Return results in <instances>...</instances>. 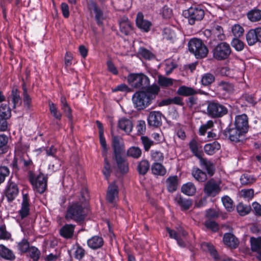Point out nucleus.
<instances>
[{
	"label": "nucleus",
	"instance_id": "1",
	"mask_svg": "<svg viewBox=\"0 0 261 261\" xmlns=\"http://www.w3.org/2000/svg\"><path fill=\"white\" fill-rule=\"evenodd\" d=\"M160 91V88L153 85L146 89V91L136 92L133 96L132 100L135 107L138 110L145 109L150 105Z\"/></svg>",
	"mask_w": 261,
	"mask_h": 261
},
{
	"label": "nucleus",
	"instance_id": "2",
	"mask_svg": "<svg viewBox=\"0 0 261 261\" xmlns=\"http://www.w3.org/2000/svg\"><path fill=\"white\" fill-rule=\"evenodd\" d=\"M86 214L84 212V203L81 201H76L72 203L67 208L65 219L67 221L73 220L80 223L83 221Z\"/></svg>",
	"mask_w": 261,
	"mask_h": 261
},
{
	"label": "nucleus",
	"instance_id": "3",
	"mask_svg": "<svg viewBox=\"0 0 261 261\" xmlns=\"http://www.w3.org/2000/svg\"><path fill=\"white\" fill-rule=\"evenodd\" d=\"M127 81L131 87L136 89H143L149 87V78L142 73L128 74Z\"/></svg>",
	"mask_w": 261,
	"mask_h": 261
},
{
	"label": "nucleus",
	"instance_id": "4",
	"mask_svg": "<svg viewBox=\"0 0 261 261\" xmlns=\"http://www.w3.org/2000/svg\"><path fill=\"white\" fill-rule=\"evenodd\" d=\"M29 180L34 190L39 193L44 192L47 187V177L42 173L36 175L32 171L29 172Z\"/></svg>",
	"mask_w": 261,
	"mask_h": 261
},
{
	"label": "nucleus",
	"instance_id": "5",
	"mask_svg": "<svg viewBox=\"0 0 261 261\" xmlns=\"http://www.w3.org/2000/svg\"><path fill=\"white\" fill-rule=\"evenodd\" d=\"M214 58L219 61L227 59L231 50L229 45L225 42L219 43L213 49Z\"/></svg>",
	"mask_w": 261,
	"mask_h": 261
},
{
	"label": "nucleus",
	"instance_id": "6",
	"mask_svg": "<svg viewBox=\"0 0 261 261\" xmlns=\"http://www.w3.org/2000/svg\"><path fill=\"white\" fill-rule=\"evenodd\" d=\"M207 110L208 115L213 118L221 117L228 112L227 109L225 106L214 102H211L207 105Z\"/></svg>",
	"mask_w": 261,
	"mask_h": 261
},
{
	"label": "nucleus",
	"instance_id": "7",
	"mask_svg": "<svg viewBox=\"0 0 261 261\" xmlns=\"http://www.w3.org/2000/svg\"><path fill=\"white\" fill-rule=\"evenodd\" d=\"M224 134L226 137L234 142L242 141L245 138L246 133L237 127L228 128L224 131Z\"/></svg>",
	"mask_w": 261,
	"mask_h": 261
},
{
	"label": "nucleus",
	"instance_id": "8",
	"mask_svg": "<svg viewBox=\"0 0 261 261\" xmlns=\"http://www.w3.org/2000/svg\"><path fill=\"white\" fill-rule=\"evenodd\" d=\"M220 191L219 185L214 179L208 180L205 185L204 191L208 196L215 197Z\"/></svg>",
	"mask_w": 261,
	"mask_h": 261
},
{
	"label": "nucleus",
	"instance_id": "9",
	"mask_svg": "<svg viewBox=\"0 0 261 261\" xmlns=\"http://www.w3.org/2000/svg\"><path fill=\"white\" fill-rule=\"evenodd\" d=\"M201 247L203 250L208 251L215 261H228V258L225 256L219 254L211 244L203 242L201 244Z\"/></svg>",
	"mask_w": 261,
	"mask_h": 261
},
{
	"label": "nucleus",
	"instance_id": "10",
	"mask_svg": "<svg viewBox=\"0 0 261 261\" xmlns=\"http://www.w3.org/2000/svg\"><path fill=\"white\" fill-rule=\"evenodd\" d=\"M88 9L90 11L91 13H94L95 19L97 24L99 25L101 24L102 20L104 19L102 11L93 1H91L88 4Z\"/></svg>",
	"mask_w": 261,
	"mask_h": 261
},
{
	"label": "nucleus",
	"instance_id": "11",
	"mask_svg": "<svg viewBox=\"0 0 261 261\" xmlns=\"http://www.w3.org/2000/svg\"><path fill=\"white\" fill-rule=\"evenodd\" d=\"M235 127L247 133L248 130V118L247 115L243 114L237 115L235 118Z\"/></svg>",
	"mask_w": 261,
	"mask_h": 261
},
{
	"label": "nucleus",
	"instance_id": "12",
	"mask_svg": "<svg viewBox=\"0 0 261 261\" xmlns=\"http://www.w3.org/2000/svg\"><path fill=\"white\" fill-rule=\"evenodd\" d=\"M137 26L141 30L147 32L150 31L152 25L150 21L144 19V16L141 12L138 13L136 19Z\"/></svg>",
	"mask_w": 261,
	"mask_h": 261
},
{
	"label": "nucleus",
	"instance_id": "13",
	"mask_svg": "<svg viewBox=\"0 0 261 261\" xmlns=\"http://www.w3.org/2000/svg\"><path fill=\"white\" fill-rule=\"evenodd\" d=\"M162 114L159 111L150 112L148 118V123L150 126L158 127L162 124Z\"/></svg>",
	"mask_w": 261,
	"mask_h": 261
},
{
	"label": "nucleus",
	"instance_id": "14",
	"mask_svg": "<svg viewBox=\"0 0 261 261\" xmlns=\"http://www.w3.org/2000/svg\"><path fill=\"white\" fill-rule=\"evenodd\" d=\"M19 190L17 185L14 182L9 180L6 191V196L9 202L12 201L16 197Z\"/></svg>",
	"mask_w": 261,
	"mask_h": 261
},
{
	"label": "nucleus",
	"instance_id": "15",
	"mask_svg": "<svg viewBox=\"0 0 261 261\" xmlns=\"http://www.w3.org/2000/svg\"><path fill=\"white\" fill-rule=\"evenodd\" d=\"M118 187L114 184L109 185L108 188L106 199L110 203H115L118 197Z\"/></svg>",
	"mask_w": 261,
	"mask_h": 261
},
{
	"label": "nucleus",
	"instance_id": "16",
	"mask_svg": "<svg viewBox=\"0 0 261 261\" xmlns=\"http://www.w3.org/2000/svg\"><path fill=\"white\" fill-rule=\"evenodd\" d=\"M112 135V147L114 150V157L121 155V152L123 151V145L122 142V138L117 136Z\"/></svg>",
	"mask_w": 261,
	"mask_h": 261
},
{
	"label": "nucleus",
	"instance_id": "17",
	"mask_svg": "<svg viewBox=\"0 0 261 261\" xmlns=\"http://www.w3.org/2000/svg\"><path fill=\"white\" fill-rule=\"evenodd\" d=\"M9 103L13 105V109H15L17 106H20L22 102L21 98L18 90L17 89H13L11 95L8 97Z\"/></svg>",
	"mask_w": 261,
	"mask_h": 261
},
{
	"label": "nucleus",
	"instance_id": "18",
	"mask_svg": "<svg viewBox=\"0 0 261 261\" xmlns=\"http://www.w3.org/2000/svg\"><path fill=\"white\" fill-rule=\"evenodd\" d=\"M197 158L200 160V165L206 169L208 175L212 176L215 172L214 165L210 161L202 158L198 153L197 148Z\"/></svg>",
	"mask_w": 261,
	"mask_h": 261
},
{
	"label": "nucleus",
	"instance_id": "19",
	"mask_svg": "<svg viewBox=\"0 0 261 261\" xmlns=\"http://www.w3.org/2000/svg\"><path fill=\"white\" fill-rule=\"evenodd\" d=\"M223 242L226 246L232 248H236L239 244L238 239L233 234L230 233L224 234Z\"/></svg>",
	"mask_w": 261,
	"mask_h": 261
},
{
	"label": "nucleus",
	"instance_id": "20",
	"mask_svg": "<svg viewBox=\"0 0 261 261\" xmlns=\"http://www.w3.org/2000/svg\"><path fill=\"white\" fill-rule=\"evenodd\" d=\"M208 53L207 46L202 40L197 38V59L205 58Z\"/></svg>",
	"mask_w": 261,
	"mask_h": 261
},
{
	"label": "nucleus",
	"instance_id": "21",
	"mask_svg": "<svg viewBox=\"0 0 261 261\" xmlns=\"http://www.w3.org/2000/svg\"><path fill=\"white\" fill-rule=\"evenodd\" d=\"M88 246L92 249L100 248L103 244V240L101 237L95 236L87 241Z\"/></svg>",
	"mask_w": 261,
	"mask_h": 261
},
{
	"label": "nucleus",
	"instance_id": "22",
	"mask_svg": "<svg viewBox=\"0 0 261 261\" xmlns=\"http://www.w3.org/2000/svg\"><path fill=\"white\" fill-rule=\"evenodd\" d=\"M75 225L65 224L60 230V235L65 239H70L73 235Z\"/></svg>",
	"mask_w": 261,
	"mask_h": 261
},
{
	"label": "nucleus",
	"instance_id": "23",
	"mask_svg": "<svg viewBox=\"0 0 261 261\" xmlns=\"http://www.w3.org/2000/svg\"><path fill=\"white\" fill-rule=\"evenodd\" d=\"M29 197L27 194L23 195V199L21 204V208L19 211V214L22 219L26 217L29 214Z\"/></svg>",
	"mask_w": 261,
	"mask_h": 261
},
{
	"label": "nucleus",
	"instance_id": "24",
	"mask_svg": "<svg viewBox=\"0 0 261 261\" xmlns=\"http://www.w3.org/2000/svg\"><path fill=\"white\" fill-rule=\"evenodd\" d=\"M118 127L126 133L129 134L133 129V123L129 119L123 118L119 121Z\"/></svg>",
	"mask_w": 261,
	"mask_h": 261
},
{
	"label": "nucleus",
	"instance_id": "25",
	"mask_svg": "<svg viewBox=\"0 0 261 261\" xmlns=\"http://www.w3.org/2000/svg\"><path fill=\"white\" fill-rule=\"evenodd\" d=\"M196 8L190 7L185 10L182 12L183 16L188 19L189 23L193 25L195 24L196 20Z\"/></svg>",
	"mask_w": 261,
	"mask_h": 261
},
{
	"label": "nucleus",
	"instance_id": "26",
	"mask_svg": "<svg viewBox=\"0 0 261 261\" xmlns=\"http://www.w3.org/2000/svg\"><path fill=\"white\" fill-rule=\"evenodd\" d=\"M150 168V163L147 160H142L139 162L137 170L139 174L142 175H145Z\"/></svg>",
	"mask_w": 261,
	"mask_h": 261
},
{
	"label": "nucleus",
	"instance_id": "27",
	"mask_svg": "<svg viewBox=\"0 0 261 261\" xmlns=\"http://www.w3.org/2000/svg\"><path fill=\"white\" fill-rule=\"evenodd\" d=\"M251 250L257 254L261 252V237H251L250 239Z\"/></svg>",
	"mask_w": 261,
	"mask_h": 261
},
{
	"label": "nucleus",
	"instance_id": "28",
	"mask_svg": "<svg viewBox=\"0 0 261 261\" xmlns=\"http://www.w3.org/2000/svg\"><path fill=\"white\" fill-rule=\"evenodd\" d=\"M152 174L155 175L164 176L166 173V169L159 163H153L151 167Z\"/></svg>",
	"mask_w": 261,
	"mask_h": 261
},
{
	"label": "nucleus",
	"instance_id": "29",
	"mask_svg": "<svg viewBox=\"0 0 261 261\" xmlns=\"http://www.w3.org/2000/svg\"><path fill=\"white\" fill-rule=\"evenodd\" d=\"M176 93L179 95L190 96L196 94V90L191 87L181 86L178 88Z\"/></svg>",
	"mask_w": 261,
	"mask_h": 261
},
{
	"label": "nucleus",
	"instance_id": "30",
	"mask_svg": "<svg viewBox=\"0 0 261 261\" xmlns=\"http://www.w3.org/2000/svg\"><path fill=\"white\" fill-rule=\"evenodd\" d=\"M167 189L170 192L176 190L178 186V179L177 176L169 177L166 180Z\"/></svg>",
	"mask_w": 261,
	"mask_h": 261
},
{
	"label": "nucleus",
	"instance_id": "31",
	"mask_svg": "<svg viewBox=\"0 0 261 261\" xmlns=\"http://www.w3.org/2000/svg\"><path fill=\"white\" fill-rule=\"evenodd\" d=\"M220 144L214 141L212 143L206 144L204 147L205 152L208 155H212L220 148Z\"/></svg>",
	"mask_w": 261,
	"mask_h": 261
},
{
	"label": "nucleus",
	"instance_id": "32",
	"mask_svg": "<svg viewBox=\"0 0 261 261\" xmlns=\"http://www.w3.org/2000/svg\"><path fill=\"white\" fill-rule=\"evenodd\" d=\"M175 200L181 207L182 210H188L192 205V202L191 200L184 199L180 195H176L175 198Z\"/></svg>",
	"mask_w": 261,
	"mask_h": 261
},
{
	"label": "nucleus",
	"instance_id": "33",
	"mask_svg": "<svg viewBox=\"0 0 261 261\" xmlns=\"http://www.w3.org/2000/svg\"><path fill=\"white\" fill-rule=\"evenodd\" d=\"M120 172L125 173L128 170V163L121 157V155L115 157Z\"/></svg>",
	"mask_w": 261,
	"mask_h": 261
},
{
	"label": "nucleus",
	"instance_id": "34",
	"mask_svg": "<svg viewBox=\"0 0 261 261\" xmlns=\"http://www.w3.org/2000/svg\"><path fill=\"white\" fill-rule=\"evenodd\" d=\"M0 256L8 260H13L15 255L12 251L3 245H0Z\"/></svg>",
	"mask_w": 261,
	"mask_h": 261
},
{
	"label": "nucleus",
	"instance_id": "35",
	"mask_svg": "<svg viewBox=\"0 0 261 261\" xmlns=\"http://www.w3.org/2000/svg\"><path fill=\"white\" fill-rule=\"evenodd\" d=\"M181 192L187 195L192 196L196 192L195 186L192 182H188L182 185Z\"/></svg>",
	"mask_w": 261,
	"mask_h": 261
},
{
	"label": "nucleus",
	"instance_id": "36",
	"mask_svg": "<svg viewBox=\"0 0 261 261\" xmlns=\"http://www.w3.org/2000/svg\"><path fill=\"white\" fill-rule=\"evenodd\" d=\"M60 101L62 110L63 111L67 118L71 120L72 117L71 114V109L69 105L68 104L65 97L63 96H62L61 97Z\"/></svg>",
	"mask_w": 261,
	"mask_h": 261
},
{
	"label": "nucleus",
	"instance_id": "37",
	"mask_svg": "<svg viewBox=\"0 0 261 261\" xmlns=\"http://www.w3.org/2000/svg\"><path fill=\"white\" fill-rule=\"evenodd\" d=\"M120 30L121 33H129L132 31V24L126 18H123L119 21Z\"/></svg>",
	"mask_w": 261,
	"mask_h": 261
},
{
	"label": "nucleus",
	"instance_id": "38",
	"mask_svg": "<svg viewBox=\"0 0 261 261\" xmlns=\"http://www.w3.org/2000/svg\"><path fill=\"white\" fill-rule=\"evenodd\" d=\"M248 18L252 22H256L261 20V10L254 9L247 13Z\"/></svg>",
	"mask_w": 261,
	"mask_h": 261
},
{
	"label": "nucleus",
	"instance_id": "39",
	"mask_svg": "<svg viewBox=\"0 0 261 261\" xmlns=\"http://www.w3.org/2000/svg\"><path fill=\"white\" fill-rule=\"evenodd\" d=\"M251 210V207L250 205L245 204L242 202L239 203L237 206V212L241 216L248 215L250 213Z\"/></svg>",
	"mask_w": 261,
	"mask_h": 261
},
{
	"label": "nucleus",
	"instance_id": "40",
	"mask_svg": "<svg viewBox=\"0 0 261 261\" xmlns=\"http://www.w3.org/2000/svg\"><path fill=\"white\" fill-rule=\"evenodd\" d=\"M23 105L27 110H30L32 107V99L27 92L25 86L23 84L22 86Z\"/></svg>",
	"mask_w": 261,
	"mask_h": 261
},
{
	"label": "nucleus",
	"instance_id": "41",
	"mask_svg": "<svg viewBox=\"0 0 261 261\" xmlns=\"http://www.w3.org/2000/svg\"><path fill=\"white\" fill-rule=\"evenodd\" d=\"M8 137L5 135H0V153L4 154L8 150Z\"/></svg>",
	"mask_w": 261,
	"mask_h": 261
},
{
	"label": "nucleus",
	"instance_id": "42",
	"mask_svg": "<svg viewBox=\"0 0 261 261\" xmlns=\"http://www.w3.org/2000/svg\"><path fill=\"white\" fill-rule=\"evenodd\" d=\"M73 248L75 249L74 257L78 260L82 259L85 255V250L78 243L73 246Z\"/></svg>",
	"mask_w": 261,
	"mask_h": 261
},
{
	"label": "nucleus",
	"instance_id": "43",
	"mask_svg": "<svg viewBox=\"0 0 261 261\" xmlns=\"http://www.w3.org/2000/svg\"><path fill=\"white\" fill-rule=\"evenodd\" d=\"M27 252H28L30 257L33 259V261H38L39 260L41 252L36 247L31 246Z\"/></svg>",
	"mask_w": 261,
	"mask_h": 261
},
{
	"label": "nucleus",
	"instance_id": "44",
	"mask_svg": "<svg viewBox=\"0 0 261 261\" xmlns=\"http://www.w3.org/2000/svg\"><path fill=\"white\" fill-rule=\"evenodd\" d=\"M49 109L51 114L55 118L58 120H61L62 118V114L58 110L56 105L51 102H49Z\"/></svg>",
	"mask_w": 261,
	"mask_h": 261
},
{
	"label": "nucleus",
	"instance_id": "45",
	"mask_svg": "<svg viewBox=\"0 0 261 261\" xmlns=\"http://www.w3.org/2000/svg\"><path fill=\"white\" fill-rule=\"evenodd\" d=\"M142 154V151L141 149L138 147H131L127 151V154L128 156L132 157L135 159H138L140 158Z\"/></svg>",
	"mask_w": 261,
	"mask_h": 261
},
{
	"label": "nucleus",
	"instance_id": "46",
	"mask_svg": "<svg viewBox=\"0 0 261 261\" xmlns=\"http://www.w3.org/2000/svg\"><path fill=\"white\" fill-rule=\"evenodd\" d=\"M222 202L227 211L231 212L233 210L234 205L233 200L228 196L222 197Z\"/></svg>",
	"mask_w": 261,
	"mask_h": 261
},
{
	"label": "nucleus",
	"instance_id": "47",
	"mask_svg": "<svg viewBox=\"0 0 261 261\" xmlns=\"http://www.w3.org/2000/svg\"><path fill=\"white\" fill-rule=\"evenodd\" d=\"M158 84L162 87H168L173 85V80L162 75H159Z\"/></svg>",
	"mask_w": 261,
	"mask_h": 261
},
{
	"label": "nucleus",
	"instance_id": "48",
	"mask_svg": "<svg viewBox=\"0 0 261 261\" xmlns=\"http://www.w3.org/2000/svg\"><path fill=\"white\" fill-rule=\"evenodd\" d=\"M231 45L238 51H242L245 46L244 43L237 38H234L232 40Z\"/></svg>",
	"mask_w": 261,
	"mask_h": 261
},
{
	"label": "nucleus",
	"instance_id": "49",
	"mask_svg": "<svg viewBox=\"0 0 261 261\" xmlns=\"http://www.w3.org/2000/svg\"><path fill=\"white\" fill-rule=\"evenodd\" d=\"M256 179L248 174H243L240 178L241 183L244 185H250L254 182Z\"/></svg>",
	"mask_w": 261,
	"mask_h": 261
},
{
	"label": "nucleus",
	"instance_id": "50",
	"mask_svg": "<svg viewBox=\"0 0 261 261\" xmlns=\"http://www.w3.org/2000/svg\"><path fill=\"white\" fill-rule=\"evenodd\" d=\"M166 229L167 232L169 233L170 237L176 240L179 246H185L184 241L182 240L181 238H179V237L177 236V233L174 230L171 229L168 227H167Z\"/></svg>",
	"mask_w": 261,
	"mask_h": 261
},
{
	"label": "nucleus",
	"instance_id": "51",
	"mask_svg": "<svg viewBox=\"0 0 261 261\" xmlns=\"http://www.w3.org/2000/svg\"><path fill=\"white\" fill-rule=\"evenodd\" d=\"M0 115L10 118L11 116V111L9 106L6 104H2L0 107Z\"/></svg>",
	"mask_w": 261,
	"mask_h": 261
},
{
	"label": "nucleus",
	"instance_id": "52",
	"mask_svg": "<svg viewBox=\"0 0 261 261\" xmlns=\"http://www.w3.org/2000/svg\"><path fill=\"white\" fill-rule=\"evenodd\" d=\"M215 80V76L213 74L207 73L203 75L201 79V83L204 86L212 84Z\"/></svg>",
	"mask_w": 261,
	"mask_h": 261
},
{
	"label": "nucleus",
	"instance_id": "53",
	"mask_svg": "<svg viewBox=\"0 0 261 261\" xmlns=\"http://www.w3.org/2000/svg\"><path fill=\"white\" fill-rule=\"evenodd\" d=\"M141 140L146 151H148L151 146L154 144V142L146 136H142Z\"/></svg>",
	"mask_w": 261,
	"mask_h": 261
},
{
	"label": "nucleus",
	"instance_id": "54",
	"mask_svg": "<svg viewBox=\"0 0 261 261\" xmlns=\"http://www.w3.org/2000/svg\"><path fill=\"white\" fill-rule=\"evenodd\" d=\"M214 126V122L212 120L208 121L205 124L202 125L199 129V133L200 135L203 136L208 129Z\"/></svg>",
	"mask_w": 261,
	"mask_h": 261
},
{
	"label": "nucleus",
	"instance_id": "55",
	"mask_svg": "<svg viewBox=\"0 0 261 261\" xmlns=\"http://www.w3.org/2000/svg\"><path fill=\"white\" fill-rule=\"evenodd\" d=\"M219 86L222 90L228 93H232L234 90L233 85L228 82H221Z\"/></svg>",
	"mask_w": 261,
	"mask_h": 261
},
{
	"label": "nucleus",
	"instance_id": "56",
	"mask_svg": "<svg viewBox=\"0 0 261 261\" xmlns=\"http://www.w3.org/2000/svg\"><path fill=\"white\" fill-rule=\"evenodd\" d=\"M111 172L112 169L111 165L109 163L107 158H105L104 159V167L102 172L107 179H108Z\"/></svg>",
	"mask_w": 261,
	"mask_h": 261
},
{
	"label": "nucleus",
	"instance_id": "57",
	"mask_svg": "<svg viewBox=\"0 0 261 261\" xmlns=\"http://www.w3.org/2000/svg\"><path fill=\"white\" fill-rule=\"evenodd\" d=\"M9 169L6 166H2L0 167V185L3 183L6 177L10 174Z\"/></svg>",
	"mask_w": 261,
	"mask_h": 261
},
{
	"label": "nucleus",
	"instance_id": "58",
	"mask_svg": "<svg viewBox=\"0 0 261 261\" xmlns=\"http://www.w3.org/2000/svg\"><path fill=\"white\" fill-rule=\"evenodd\" d=\"M138 54L145 59L149 60L153 57V55L148 49L141 47L138 51Z\"/></svg>",
	"mask_w": 261,
	"mask_h": 261
},
{
	"label": "nucleus",
	"instance_id": "59",
	"mask_svg": "<svg viewBox=\"0 0 261 261\" xmlns=\"http://www.w3.org/2000/svg\"><path fill=\"white\" fill-rule=\"evenodd\" d=\"M18 247L19 250L23 253L27 252L30 248L29 242L25 239L22 240L18 243Z\"/></svg>",
	"mask_w": 261,
	"mask_h": 261
},
{
	"label": "nucleus",
	"instance_id": "60",
	"mask_svg": "<svg viewBox=\"0 0 261 261\" xmlns=\"http://www.w3.org/2000/svg\"><path fill=\"white\" fill-rule=\"evenodd\" d=\"M257 35L259 34H246V40L249 45H252L257 42Z\"/></svg>",
	"mask_w": 261,
	"mask_h": 261
},
{
	"label": "nucleus",
	"instance_id": "61",
	"mask_svg": "<svg viewBox=\"0 0 261 261\" xmlns=\"http://www.w3.org/2000/svg\"><path fill=\"white\" fill-rule=\"evenodd\" d=\"M240 195L245 198L251 199L254 196L253 189H243L240 191Z\"/></svg>",
	"mask_w": 261,
	"mask_h": 261
},
{
	"label": "nucleus",
	"instance_id": "62",
	"mask_svg": "<svg viewBox=\"0 0 261 261\" xmlns=\"http://www.w3.org/2000/svg\"><path fill=\"white\" fill-rule=\"evenodd\" d=\"M252 211L256 216H261V205L257 202L252 204Z\"/></svg>",
	"mask_w": 261,
	"mask_h": 261
},
{
	"label": "nucleus",
	"instance_id": "63",
	"mask_svg": "<svg viewBox=\"0 0 261 261\" xmlns=\"http://www.w3.org/2000/svg\"><path fill=\"white\" fill-rule=\"evenodd\" d=\"M205 226L207 228L211 229L213 231H216L218 230V225L214 221H207L205 222Z\"/></svg>",
	"mask_w": 261,
	"mask_h": 261
},
{
	"label": "nucleus",
	"instance_id": "64",
	"mask_svg": "<svg viewBox=\"0 0 261 261\" xmlns=\"http://www.w3.org/2000/svg\"><path fill=\"white\" fill-rule=\"evenodd\" d=\"M152 158L156 163L158 162H162L164 160L163 153L160 151H154L152 152Z\"/></svg>",
	"mask_w": 261,
	"mask_h": 261
}]
</instances>
